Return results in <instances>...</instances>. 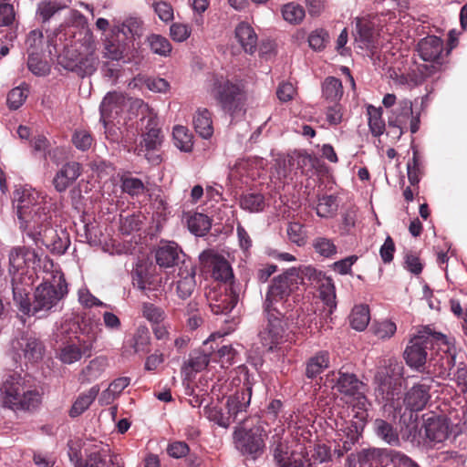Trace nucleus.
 I'll use <instances>...</instances> for the list:
<instances>
[{
    "instance_id": "19",
    "label": "nucleus",
    "mask_w": 467,
    "mask_h": 467,
    "mask_svg": "<svg viewBox=\"0 0 467 467\" xmlns=\"http://www.w3.org/2000/svg\"><path fill=\"white\" fill-rule=\"evenodd\" d=\"M280 171L284 176L293 168L300 169L302 172H308L319 167V160L303 150H295L293 155H288L287 160L277 161Z\"/></svg>"
},
{
    "instance_id": "35",
    "label": "nucleus",
    "mask_w": 467,
    "mask_h": 467,
    "mask_svg": "<svg viewBox=\"0 0 467 467\" xmlns=\"http://www.w3.org/2000/svg\"><path fill=\"white\" fill-rule=\"evenodd\" d=\"M376 434L391 446L400 445V438L393 426L384 420L377 419L374 422Z\"/></svg>"
},
{
    "instance_id": "11",
    "label": "nucleus",
    "mask_w": 467,
    "mask_h": 467,
    "mask_svg": "<svg viewBox=\"0 0 467 467\" xmlns=\"http://www.w3.org/2000/svg\"><path fill=\"white\" fill-rule=\"evenodd\" d=\"M299 285V277L296 268H290L283 275L274 278L265 296V309L280 307L285 310V299Z\"/></svg>"
},
{
    "instance_id": "51",
    "label": "nucleus",
    "mask_w": 467,
    "mask_h": 467,
    "mask_svg": "<svg viewBox=\"0 0 467 467\" xmlns=\"http://www.w3.org/2000/svg\"><path fill=\"white\" fill-rule=\"evenodd\" d=\"M296 272L299 277V284H305L306 281L310 285L318 284L325 278L322 272L317 271L311 265H302L296 268Z\"/></svg>"
},
{
    "instance_id": "16",
    "label": "nucleus",
    "mask_w": 467,
    "mask_h": 467,
    "mask_svg": "<svg viewBox=\"0 0 467 467\" xmlns=\"http://www.w3.org/2000/svg\"><path fill=\"white\" fill-rule=\"evenodd\" d=\"M420 113L413 111L412 102L404 99L398 102L397 106L390 109L389 119L408 127L410 132L416 133L420 129Z\"/></svg>"
},
{
    "instance_id": "20",
    "label": "nucleus",
    "mask_w": 467,
    "mask_h": 467,
    "mask_svg": "<svg viewBox=\"0 0 467 467\" xmlns=\"http://www.w3.org/2000/svg\"><path fill=\"white\" fill-rule=\"evenodd\" d=\"M174 284L176 285V293L182 299L188 298L195 289V270L192 265H183L179 267L175 276Z\"/></svg>"
},
{
    "instance_id": "32",
    "label": "nucleus",
    "mask_w": 467,
    "mask_h": 467,
    "mask_svg": "<svg viewBox=\"0 0 467 467\" xmlns=\"http://www.w3.org/2000/svg\"><path fill=\"white\" fill-rule=\"evenodd\" d=\"M195 131L203 139H210L213 134L212 113L207 109H198L193 115Z\"/></svg>"
},
{
    "instance_id": "34",
    "label": "nucleus",
    "mask_w": 467,
    "mask_h": 467,
    "mask_svg": "<svg viewBox=\"0 0 467 467\" xmlns=\"http://www.w3.org/2000/svg\"><path fill=\"white\" fill-rule=\"evenodd\" d=\"M99 393V385H94L88 391L79 394L70 409L69 415L73 418L81 415L89 408Z\"/></svg>"
},
{
    "instance_id": "55",
    "label": "nucleus",
    "mask_w": 467,
    "mask_h": 467,
    "mask_svg": "<svg viewBox=\"0 0 467 467\" xmlns=\"http://www.w3.org/2000/svg\"><path fill=\"white\" fill-rule=\"evenodd\" d=\"M28 96L26 87L18 86L11 89L7 95V105L10 109H19Z\"/></svg>"
},
{
    "instance_id": "15",
    "label": "nucleus",
    "mask_w": 467,
    "mask_h": 467,
    "mask_svg": "<svg viewBox=\"0 0 467 467\" xmlns=\"http://www.w3.org/2000/svg\"><path fill=\"white\" fill-rule=\"evenodd\" d=\"M417 51L424 61L435 64L431 66L433 69H437L442 64L444 57L449 53H444L443 41L436 36L421 38L417 45Z\"/></svg>"
},
{
    "instance_id": "38",
    "label": "nucleus",
    "mask_w": 467,
    "mask_h": 467,
    "mask_svg": "<svg viewBox=\"0 0 467 467\" xmlns=\"http://www.w3.org/2000/svg\"><path fill=\"white\" fill-rule=\"evenodd\" d=\"M319 283L320 298L327 306V313L331 315L337 307L335 285L330 278L326 277Z\"/></svg>"
},
{
    "instance_id": "59",
    "label": "nucleus",
    "mask_w": 467,
    "mask_h": 467,
    "mask_svg": "<svg viewBox=\"0 0 467 467\" xmlns=\"http://www.w3.org/2000/svg\"><path fill=\"white\" fill-rule=\"evenodd\" d=\"M85 441L78 440H70L67 443L68 446V457L70 462L73 463L74 467H83L82 465V449L84 450Z\"/></svg>"
},
{
    "instance_id": "39",
    "label": "nucleus",
    "mask_w": 467,
    "mask_h": 467,
    "mask_svg": "<svg viewBox=\"0 0 467 467\" xmlns=\"http://www.w3.org/2000/svg\"><path fill=\"white\" fill-rule=\"evenodd\" d=\"M210 362V354L204 352H193L190 355L187 363L183 366L182 371L186 376H191L192 372H200L203 370Z\"/></svg>"
},
{
    "instance_id": "23",
    "label": "nucleus",
    "mask_w": 467,
    "mask_h": 467,
    "mask_svg": "<svg viewBox=\"0 0 467 467\" xmlns=\"http://www.w3.org/2000/svg\"><path fill=\"white\" fill-rule=\"evenodd\" d=\"M84 451L86 460L83 459V467H105L106 457L109 452L107 446H103L102 442L96 441H85Z\"/></svg>"
},
{
    "instance_id": "47",
    "label": "nucleus",
    "mask_w": 467,
    "mask_h": 467,
    "mask_svg": "<svg viewBox=\"0 0 467 467\" xmlns=\"http://www.w3.org/2000/svg\"><path fill=\"white\" fill-rule=\"evenodd\" d=\"M281 13L283 18L292 25L301 23L305 17V9L296 3H288L282 6Z\"/></svg>"
},
{
    "instance_id": "13",
    "label": "nucleus",
    "mask_w": 467,
    "mask_h": 467,
    "mask_svg": "<svg viewBox=\"0 0 467 467\" xmlns=\"http://www.w3.org/2000/svg\"><path fill=\"white\" fill-rule=\"evenodd\" d=\"M199 258L203 266L211 272L214 280L227 283L234 279L232 265L224 255L210 249L202 252Z\"/></svg>"
},
{
    "instance_id": "36",
    "label": "nucleus",
    "mask_w": 467,
    "mask_h": 467,
    "mask_svg": "<svg viewBox=\"0 0 467 467\" xmlns=\"http://www.w3.org/2000/svg\"><path fill=\"white\" fill-rule=\"evenodd\" d=\"M41 400V394L39 391L36 389H32L26 384L15 410H35L40 405Z\"/></svg>"
},
{
    "instance_id": "33",
    "label": "nucleus",
    "mask_w": 467,
    "mask_h": 467,
    "mask_svg": "<svg viewBox=\"0 0 467 467\" xmlns=\"http://www.w3.org/2000/svg\"><path fill=\"white\" fill-rule=\"evenodd\" d=\"M330 356L327 351L321 350L308 358L306 367V376L308 379H315L329 367Z\"/></svg>"
},
{
    "instance_id": "24",
    "label": "nucleus",
    "mask_w": 467,
    "mask_h": 467,
    "mask_svg": "<svg viewBox=\"0 0 467 467\" xmlns=\"http://www.w3.org/2000/svg\"><path fill=\"white\" fill-rule=\"evenodd\" d=\"M124 101L125 97L122 93L116 91L107 93L99 106L100 121L116 119L122 111Z\"/></svg>"
},
{
    "instance_id": "21",
    "label": "nucleus",
    "mask_w": 467,
    "mask_h": 467,
    "mask_svg": "<svg viewBox=\"0 0 467 467\" xmlns=\"http://www.w3.org/2000/svg\"><path fill=\"white\" fill-rule=\"evenodd\" d=\"M11 347L19 357L22 355L28 360L36 361L42 357V345L33 337L23 335L20 338L12 340Z\"/></svg>"
},
{
    "instance_id": "62",
    "label": "nucleus",
    "mask_w": 467,
    "mask_h": 467,
    "mask_svg": "<svg viewBox=\"0 0 467 467\" xmlns=\"http://www.w3.org/2000/svg\"><path fill=\"white\" fill-rule=\"evenodd\" d=\"M151 6L155 14L162 22L169 23L173 20L174 13L171 4L165 1L153 0Z\"/></svg>"
},
{
    "instance_id": "9",
    "label": "nucleus",
    "mask_w": 467,
    "mask_h": 467,
    "mask_svg": "<svg viewBox=\"0 0 467 467\" xmlns=\"http://www.w3.org/2000/svg\"><path fill=\"white\" fill-rule=\"evenodd\" d=\"M252 395L251 387L247 386L242 390L236 391L226 401L227 411L217 406L206 407L205 415L210 421L227 429L242 412H244L250 404Z\"/></svg>"
},
{
    "instance_id": "25",
    "label": "nucleus",
    "mask_w": 467,
    "mask_h": 467,
    "mask_svg": "<svg viewBox=\"0 0 467 467\" xmlns=\"http://www.w3.org/2000/svg\"><path fill=\"white\" fill-rule=\"evenodd\" d=\"M80 175L81 165L78 162H67L55 175L53 185L57 192H65Z\"/></svg>"
},
{
    "instance_id": "5",
    "label": "nucleus",
    "mask_w": 467,
    "mask_h": 467,
    "mask_svg": "<svg viewBox=\"0 0 467 467\" xmlns=\"http://www.w3.org/2000/svg\"><path fill=\"white\" fill-rule=\"evenodd\" d=\"M289 428H294L296 433H292L290 439L275 440L271 451L274 461L278 467H312L313 463L308 457L306 441L309 439L310 432L305 431V427L311 421L310 419L302 420L299 414H290L285 419Z\"/></svg>"
},
{
    "instance_id": "17",
    "label": "nucleus",
    "mask_w": 467,
    "mask_h": 467,
    "mask_svg": "<svg viewBox=\"0 0 467 467\" xmlns=\"http://www.w3.org/2000/svg\"><path fill=\"white\" fill-rule=\"evenodd\" d=\"M27 381L20 375H9L0 386V401L4 407L15 410Z\"/></svg>"
},
{
    "instance_id": "61",
    "label": "nucleus",
    "mask_w": 467,
    "mask_h": 467,
    "mask_svg": "<svg viewBox=\"0 0 467 467\" xmlns=\"http://www.w3.org/2000/svg\"><path fill=\"white\" fill-rule=\"evenodd\" d=\"M160 281H154L150 276L143 275L141 271L137 270L133 277V285L138 289L143 291L146 295L148 292L156 290Z\"/></svg>"
},
{
    "instance_id": "42",
    "label": "nucleus",
    "mask_w": 467,
    "mask_h": 467,
    "mask_svg": "<svg viewBox=\"0 0 467 467\" xmlns=\"http://www.w3.org/2000/svg\"><path fill=\"white\" fill-rule=\"evenodd\" d=\"M187 223L190 232L197 236L204 235L211 228V221L209 217L199 213L191 215Z\"/></svg>"
},
{
    "instance_id": "37",
    "label": "nucleus",
    "mask_w": 467,
    "mask_h": 467,
    "mask_svg": "<svg viewBox=\"0 0 467 467\" xmlns=\"http://www.w3.org/2000/svg\"><path fill=\"white\" fill-rule=\"evenodd\" d=\"M370 320L369 308L367 305L355 306L349 316V322L355 330L363 331Z\"/></svg>"
},
{
    "instance_id": "56",
    "label": "nucleus",
    "mask_w": 467,
    "mask_h": 467,
    "mask_svg": "<svg viewBox=\"0 0 467 467\" xmlns=\"http://www.w3.org/2000/svg\"><path fill=\"white\" fill-rule=\"evenodd\" d=\"M222 367H229L239 360V351L233 345H223L217 351Z\"/></svg>"
},
{
    "instance_id": "49",
    "label": "nucleus",
    "mask_w": 467,
    "mask_h": 467,
    "mask_svg": "<svg viewBox=\"0 0 467 467\" xmlns=\"http://www.w3.org/2000/svg\"><path fill=\"white\" fill-rule=\"evenodd\" d=\"M148 42L150 47V50L159 56L168 57L171 52V45L170 41L161 36L152 34L148 37Z\"/></svg>"
},
{
    "instance_id": "44",
    "label": "nucleus",
    "mask_w": 467,
    "mask_h": 467,
    "mask_svg": "<svg viewBox=\"0 0 467 467\" xmlns=\"http://www.w3.org/2000/svg\"><path fill=\"white\" fill-rule=\"evenodd\" d=\"M88 349V347H84L82 349L74 343H67L60 348L58 358L65 364H72L78 361Z\"/></svg>"
},
{
    "instance_id": "10",
    "label": "nucleus",
    "mask_w": 467,
    "mask_h": 467,
    "mask_svg": "<svg viewBox=\"0 0 467 467\" xmlns=\"http://www.w3.org/2000/svg\"><path fill=\"white\" fill-rule=\"evenodd\" d=\"M265 321L258 333L260 342L266 350L272 351L283 342L286 324L284 320V312L280 307L265 309Z\"/></svg>"
},
{
    "instance_id": "29",
    "label": "nucleus",
    "mask_w": 467,
    "mask_h": 467,
    "mask_svg": "<svg viewBox=\"0 0 467 467\" xmlns=\"http://www.w3.org/2000/svg\"><path fill=\"white\" fill-rule=\"evenodd\" d=\"M109 366L106 357L99 356L91 359L88 364L82 368L78 381L81 384L90 383L99 379Z\"/></svg>"
},
{
    "instance_id": "50",
    "label": "nucleus",
    "mask_w": 467,
    "mask_h": 467,
    "mask_svg": "<svg viewBox=\"0 0 467 467\" xmlns=\"http://www.w3.org/2000/svg\"><path fill=\"white\" fill-rule=\"evenodd\" d=\"M98 58L93 52H88L87 54L79 52L78 69H76L75 72L80 76L90 75L96 70Z\"/></svg>"
},
{
    "instance_id": "52",
    "label": "nucleus",
    "mask_w": 467,
    "mask_h": 467,
    "mask_svg": "<svg viewBox=\"0 0 467 467\" xmlns=\"http://www.w3.org/2000/svg\"><path fill=\"white\" fill-rule=\"evenodd\" d=\"M120 182L122 191L132 197L143 194L146 190L144 183L138 178L123 175Z\"/></svg>"
},
{
    "instance_id": "46",
    "label": "nucleus",
    "mask_w": 467,
    "mask_h": 467,
    "mask_svg": "<svg viewBox=\"0 0 467 467\" xmlns=\"http://www.w3.org/2000/svg\"><path fill=\"white\" fill-rule=\"evenodd\" d=\"M423 170V162L418 150H414L412 158L407 163L408 179L411 185L420 182Z\"/></svg>"
},
{
    "instance_id": "12",
    "label": "nucleus",
    "mask_w": 467,
    "mask_h": 467,
    "mask_svg": "<svg viewBox=\"0 0 467 467\" xmlns=\"http://www.w3.org/2000/svg\"><path fill=\"white\" fill-rule=\"evenodd\" d=\"M265 436L264 431L259 427L250 430L238 428L234 432V442L242 454L256 459L264 452Z\"/></svg>"
},
{
    "instance_id": "64",
    "label": "nucleus",
    "mask_w": 467,
    "mask_h": 467,
    "mask_svg": "<svg viewBox=\"0 0 467 467\" xmlns=\"http://www.w3.org/2000/svg\"><path fill=\"white\" fill-rule=\"evenodd\" d=\"M287 235L289 240L298 246H302L306 242V234L304 227L299 223H290L287 227Z\"/></svg>"
},
{
    "instance_id": "26",
    "label": "nucleus",
    "mask_w": 467,
    "mask_h": 467,
    "mask_svg": "<svg viewBox=\"0 0 467 467\" xmlns=\"http://www.w3.org/2000/svg\"><path fill=\"white\" fill-rule=\"evenodd\" d=\"M112 29L113 32L118 33L125 40L130 42L141 37L144 33V23L139 16H129L121 23L114 25Z\"/></svg>"
},
{
    "instance_id": "30",
    "label": "nucleus",
    "mask_w": 467,
    "mask_h": 467,
    "mask_svg": "<svg viewBox=\"0 0 467 467\" xmlns=\"http://www.w3.org/2000/svg\"><path fill=\"white\" fill-rule=\"evenodd\" d=\"M427 439L433 442H441L448 438L449 426L445 420L436 417L427 419L424 424Z\"/></svg>"
},
{
    "instance_id": "28",
    "label": "nucleus",
    "mask_w": 467,
    "mask_h": 467,
    "mask_svg": "<svg viewBox=\"0 0 467 467\" xmlns=\"http://www.w3.org/2000/svg\"><path fill=\"white\" fill-rule=\"evenodd\" d=\"M235 37L247 54H254L258 46V36L254 27L247 22H241L235 27Z\"/></svg>"
},
{
    "instance_id": "58",
    "label": "nucleus",
    "mask_w": 467,
    "mask_h": 467,
    "mask_svg": "<svg viewBox=\"0 0 467 467\" xmlns=\"http://www.w3.org/2000/svg\"><path fill=\"white\" fill-rule=\"evenodd\" d=\"M141 311L143 317H145L153 325L157 323H161L165 318L164 310L151 303H143Z\"/></svg>"
},
{
    "instance_id": "4",
    "label": "nucleus",
    "mask_w": 467,
    "mask_h": 467,
    "mask_svg": "<svg viewBox=\"0 0 467 467\" xmlns=\"http://www.w3.org/2000/svg\"><path fill=\"white\" fill-rule=\"evenodd\" d=\"M327 381L331 388L339 393L347 403L352 407L355 413L354 419L347 424L344 429L347 439L343 441V449H335L338 457L351 449V446L358 440L368 420V407L369 401L367 397L368 386L360 380L356 374L350 373L340 368L333 370L327 375ZM343 431V429H340Z\"/></svg>"
},
{
    "instance_id": "45",
    "label": "nucleus",
    "mask_w": 467,
    "mask_h": 467,
    "mask_svg": "<svg viewBox=\"0 0 467 467\" xmlns=\"http://www.w3.org/2000/svg\"><path fill=\"white\" fill-rule=\"evenodd\" d=\"M240 207L250 213H260L265 208V197L260 193H247L240 198Z\"/></svg>"
},
{
    "instance_id": "8",
    "label": "nucleus",
    "mask_w": 467,
    "mask_h": 467,
    "mask_svg": "<svg viewBox=\"0 0 467 467\" xmlns=\"http://www.w3.org/2000/svg\"><path fill=\"white\" fill-rule=\"evenodd\" d=\"M36 258L35 250L26 246L13 247L9 252V274L12 277L13 298L20 300L24 309L27 311L25 296L26 285H31L32 280L26 275V269L35 263Z\"/></svg>"
},
{
    "instance_id": "54",
    "label": "nucleus",
    "mask_w": 467,
    "mask_h": 467,
    "mask_svg": "<svg viewBox=\"0 0 467 467\" xmlns=\"http://www.w3.org/2000/svg\"><path fill=\"white\" fill-rule=\"evenodd\" d=\"M370 329L377 337L388 339L395 334L397 326L394 322L386 319L373 323Z\"/></svg>"
},
{
    "instance_id": "18",
    "label": "nucleus",
    "mask_w": 467,
    "mask_h": 467,
    "mask_svg": "<svg viewBox=\"0 0 467 467\" xmlns=\"http://www.w3.org/2000/svg\"><path fill=\"white\" fill-rule=\"evenodd\" d=\"M206 297L212 312L215 315L230 313L239 300V295L233 286L223 292L210 290Z\"/></svg>"
},
{
    "instance_id": "40",
    "label": "nucleus",
    "mask_w": 467,
    "mask_h": 467,
    "mask_svg": "<svg viewBox=\"0 0 467 467\" xmlns=\"http://www.w3.org/2000/svg\"><path fill=\"white\" fill-rule=\"evenodd\" d=\"M323 97L331 102L338 101L343 95L341 81L334 77L327 78L322 84Z\"/></svg>"
},
{
    "instance_id": "53",
    "label": "nucleus",
    "mask_w": 467,
    "mask_h": 467,
    "mask_svg": "<svg viewBox=\"0 0 467 467\" xmlns=\"http://www.w3.org/2000/svg\"><path fill=\"white\" fill-rule=\"evenodd\" d=\"M26 46L28 56L41 55L44 47L42 31L38 29L30 31L26 36Z\"/></svg>"
},
{
    "instance_id": "14",
    "label": "nucleus",
    "mask_w": 467,
    "mask_h": 467,
    "mask_svg": "<svg viewBox=\"0 0 467 467\" xmlns=\"http://www.w3.org/2000/svg\"><path fill=\"white\" fill-rule=\"evenodd\" d=\"M379 29L376 17L364 16L356 18L355 42L361 49L375 47Z\"/></svg>"
},
{
    "instance_id": "7",
    "label": "nucleus",
    "mask_w": 467,
    "mask_h": 467,
    "mask_svg": "<svg viewBox=\"0 0 467 467\" xmlns=\"http://www.w3.org/2000/svg\"><path fill=\"white\" fill-rule=\"evenodd\" d=\"M211 94L221 109L232 118L242 117L245 114L248 94L242 81L215 79Z\"/></svg>"
},
{
    "instance_id": "43",
    "label": "nucleus",
    "mask_w": 467,
    "mask_h": 467,
    "mask_svg": "<svg viewBox=\"0 0 467 467\" xmlns=\"http://www.w3.org/2000/svg\"><path fill=\"white\" fill-rule=\"evenodd\" d=\"M79 57L78 49L74 47H65L61 54L57 56V64L69 71L78 69V60Z\"/></svg>"
},
{
    "instance_id": "63",
    "label": "nucleus",
    "mask_w": 467,
    "mask_h": 467,
    "mask_svg": "<svg viewBox=\"0 0 467 467\" xmlns=\"http://www.w3.org/2000/svg\"><path fill=\"white\" fill-rule=\"evenodd\" d=\"M144 146H158L162 141V136L161 135V130L156 127L154 121L150 120L146 126V130L143 133Z\"/></svg>"
},
{
    "instance_id": "6",
    "label": "nucleus",
    "mask_w": 467,
    "mask_h": 467,
    "mask_svg": "<svg viewBox=\"0 0 467 467\" xmlns=\"http://www.w3.org/2000/svg\"><path fill=\"white\" fill-rule=\"evenodd\" d=\"M55 282L56 284H52L49 281H45L38 285L35 290L32 304L28 297L31 285H26L25 303L27 306L28 311L24 309L20 300H14L20 312L24 315L43 317L50 312L57 310L61 300L67 294V285L63 276H59L58 280H55Z\"/></svg>"
},
{
    "instance_id": "22",
    "label": "nucleus",
    "mask_w": 467,
    "mask_h": 467,
    "mask_svg": "<svg viewBox=\"0 0 467 467\" xmlns=\"http://www.w3.org/2000/svg\"><path fill=\"white\" fill-rule=\"evenodd\" d=\"M129 48V42L125 40L118 33L113 32L111 28L110 34L105 38L103 43V57L119 61L125 57Z\"/></svg>"
},
{
    "instance_id": "41",
    "label": "nucleus",
    "mask_w": 467,
    "mask_h": 467,
    "mask_svg": "<svg viewBox=\"0 0 467 467\" xmlns=\"http://www.w3.org/2000/svg\"><path fill=\"white\" fill-rule=\"evenodd\" d=\"M368 116V126L371 133L374 136L383 135V131L386 129L385 122L382 119V109L377 108L372 105H368L367 108Z\"/></svg>"
},
{
    "instance_id": "27",
    "label": "nucleus",
    "mask_w": 467,
    "mask_h": 467,
    "mask_svg": "<svg viewBox=\"0 0 467 467\" xmlns=\"http://www.w3.org/2000/svg\"><path fill=\"white\" fill-rule=\"evenodd\" d=\"M182 253V250L176 243H161L155 253L156 263L161 267H172L180 261Z\"/></svg>"
},
{
    "instance_id": "31",
    "label": "nucleus",
    "mask_w": 467,
    "mask_h": 467,
    "mask_svg": "<svg viewBox=\"0 0 467 467\" xmlns=\"http://www.w3.org/2000/svg\"><path fill=\"white\" fill-rule=\"evenodd\" d=\"M389 455L381 449H364L358 452L357 459L359 467H384Z\"/></svg>"
},
{
    "instance_id": "2",
    "label": "nucleus",
    "mask_w": 467,
    "mask_h": 467,
    "mask_svg": "<svg viewBox=\"0 0 467 467\" xmlns=\"http://www.w3.org/2000/svg\"><path fill=\"white\" fill-rule=\"evenodd\" d=\"M376 397L384 403L385 410L398 420L401 430L406 428L410 434L417 428L418 412L423 410L431 400L433 380L427 379L414 384L400 400V385L393 378L379 372L375 377Z\"/></svg>"
},
{
    "instance_id": "60",
    "label": "nucleus",
    "mask_w": 467,
    "mask_h": 467,
    "mask_svg": "<svg viewBox=\"0 0 467 467\" xmlns=\"http://www.w3.org/2000/svg\"><path fill=\"white\" fill-rule=\"evenodd\" d=\"M150 333L147 328L140 327L133 337L132 348L135 353H144L148 351L150 344Z\"/></svg>"
},
{
    "instance_id": "3",
    "label": "nucleus",
    "mask_w": 467,
    "mask_h": 467,
    "mask_svg": "<svg viewBox=\"0 0 467 467\" xmlns=\"http://www.w3.org/2000/svg\"><path fill=\"white\" fill-rule=\"evenodd\" d=\"M404 358L408 366L418 371L424 369L428 362L433 372L443 373L455 366L456 348L454 340L430 327H425L409 342Z\"/></svg>"
},
{
    "instance_id": "48",
    "label": "nucleus",
    "mask_w": 467,
    "mask_h": 467,
    "mask_svg": "<svg viewBox=\"0 0 467 467\" xmlns=\"http://www.w3.org/2000/svg\"><path fill=\"white\" fill-rule=\"evenodd\" d=\"M313 248L320 256L330 258L337 254V248L332 239L317 237L313 240Z\"/></svg>"
},
{
    "instance_id": "1",
    "label": "nucleus",
    "mask_w": 467,
    "mask_h": 467,
    "mask_svg": "<svg viewBox=\"0 0 467 467\" xmlns=\"http://www.w3.org/2000/svg\"><path fill=\"white\" fill-rule=\"evenodd\" d=\"M14 202L19 227L27 237L36 244L41 243L54 254L66 253L70 244L68 235L64 231L58 234L49 226L53 207L50 199L31 187L23 186L14 192Z\"/></svg>"
},
{
    "instance_id": "57",
    "label": "nucleus",
    "mask_w": 467,
    "mask_h": 467,
    "mask_svg": "<svg viewBox=\"0 0 467 467\" xmlns=\"http://www.w3.org/2000/svg\"><path fill=\"white\" fill-rule=\"evenodd\" d=\"M172 138L175 146H192L193 135L183 125H175L172 129Z\"/></svg>"
}]
</instances>
